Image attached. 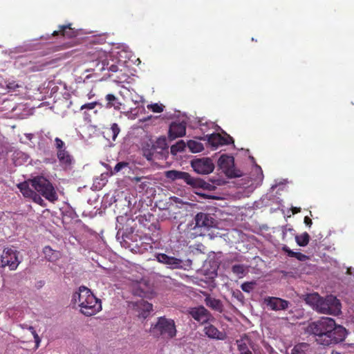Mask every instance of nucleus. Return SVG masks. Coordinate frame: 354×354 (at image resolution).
Segmentation results:
<instances>
[{"mask_svg": "<svg viewBox=\"0 0 354 354\" xmlns=\"http://www.w3.org/2000/svg\"><path fill=\"white\" fill-rule=\"evenodd\" d=\"M304 330L306 334L316 337L317 342L324 346L343 342L347 335L344 327L336 324L333 319L327 317L309 323Z\"/></svg>", "mask_w": 354, "mask_h": 354, "instance_id": "nucleus-1", "label": "nucleus"}, {"mask_svg": "<svg viewBox=\"0 0 354 354\" xmlns=\"http://www.w3.org/2000/svg\"><path fill=\"white\" fill-rule=\"evenodd\" d=\"M72 303L77 305L81 313L92 316L102 310L101 300L97 299L86 286H82L72 296Z\"/></svg>", "mask_w": 354, "mask_h": 354, "instance_id": "nucleus-2", "label": "nucleus"}, {"mask_svg": "<svg viewBox=\"0 0 354 354\" xmlns=\"http://www.w3.org/2000/svg\"><path fill=\"white\" fill-rule=\"evenodd\" d=\"M304 300L319 313L338 315L341 313V304L339 299L333 295L322 297L318 293L307 294Z\"/></svg>", "mask_w": 354, "mask_h": 354, "instance_id": "nucleus-3", "label": "nucleus"}, {"mask_svg": "<svg viewBox=\"0 0 354 354\" xmlns=\"http://www.w3.org/2000/svg\"><path fill=\"white\" fill-rule=\"evenodd\" d=\"M88 61L91 67L87 71L97 70L98 72L108 71L110 73H116L118 66L115 64H109L111 55L100 47L91 48L87 52Z\"/></svg>", "mask_w": 354, "mask_h": 354, "instance_id": "nucleus-4", "label": "nucleus"}, {"mask_svg": "<svg viewBox=\"0 0 354 354\" xmlns=\"http://www.w3.org/2000/svg\"><path fill=\"white\" fill-rule=\"evenodd\" d=\"M149 332L154 337L171 339L176 337L177 330L173 319L160 317L156 324H151Z\"/></svg>", "mask_w": 354, "mask_h": 354, "instance_id": "nucleus-5", "label": "nucleus"}, {"mask_svg": "<svg viewBox=\"0 0 354 354\" xmlns=\"http://www.w3.org/2000/svg\"><path fill=\"white\" fill-rule=\"evenodd\" d=\"M32 187L46 199L54 202L57 200V195L53 184L45 177L37 176L30 180Z\"/></svg>", "mask_w": 354, "mask_h": 354, "instance_id": "nucleus-6", "label": "nucleus"}, {"mask_svg": "<svg viewBox=\"0 0 354 354\" xmlns=\"http://www.w3.org/2000/svg\"><path fill=\"white\" fill-rule=\"evenodd\" d=\"M165 177L171 180H183L193 188H203L206 183L200 179L192 177L189 173L177 170L165 171Z\"/></svg>", "mask_w": 354, "mask_h": 354, "instance_id": "nucleus-7", "label": "nucleus"}, {"mask_svg": "<svg viewBox=\"0 0 354 354\" xmlns=\"http://www.w3.org/2000/svg\"><path fill=\"white\" fill-rule=\"evenodd\" d=\"M55 147L57 149V157L60 165L65 169H71L75 160L73 156L66 150V147L64 141L59 138H55Z\"/></svg>", "mask_w": 354, "mask_h": 354, "instance_id": "nucleus-8", "label": "nucleus"}, {"mask_svg": "<svg viewBox=\"0 0 354 354\" xmlns=\"http://www.w3.org/2000/svg\"><path fill=\"white\" fill-rule=\"evenodd\" d=\"M218 165L229 178H237L243 176L242 171L235 168L234 158L232 156L221 155L218 158Z\"/></svg>", "mask_w": 354, "mask_h": 354, "instance_id": "nucleus-9", "label": "nucleus"}, {"mask_svg": "<svg viewBox=\"0 0 354 354\" xmlns=\"http://www.w3.org/2000/svg\"><path fill=\"white\" fill-rule=\"evenodd\" d=\"M18 252L12 248H5L1 254L0 267L8 266L10 270H15L20 261L18 260Z\"/></svg>", "mask_w": 354, "mask_h": 354, "instance_id": "nucleus-10", "label": "nucleus"}, {"mask_svg": "<svg viewBox=\"0 0 354 354\" xmlns=\"http://www.w3.org/2000/svg\"><path fill=\"white\" fill-rule=\"evenodd\" d=\"M155 258L159 263L164 264L169 269H183L185 267L183 259L164 253H156Z\"/></svg>", "mask_w": 354, "mask_h": 354, "instance_id": "nucleus-11", "label": "nucleus"}, {"mask_svg": "<svg viewBox=\"0 0 354 354\" xmlns=\"http://www.w3.org/2000/svg\"><path fill=\"white\" fill-rule=\"evenodd\" d=\"M188 312L192 317L201 324H208L214 320V317L210 312L203 306L191 308Z\"/></svg>", "mask_w": 354, "mask_h": 354, "instance_id": "nucleus-12", "label": "nucleus"}, {"mask_svg": "<svg viewBox=\"0 0 354 354\" xmlns=\"http://www.w3.org/2000/svg\"><path fill=\"white\" fill-rule=\"evenodd\" d=\"M192 167L198 174H209L214 171V165L212 160L208 158H203L193 160L191 162Z\"/></svg>", "mask_w": 354, "mask_h": 354, "instance_id": "nucleus-13", "label": "nucleus"}, {"mask_svg": "<svg viewBox=\"0 0 354 354\" xmlns=\"http://www.w3.org/2000/svg\"><path fill=\"white\" fill-rule=\"evenodd\" d=\"M264 304L271 310H285L290 306V301L279 297H267L263 300Z\"/></svg>", "mask_w": 354, "mask_h": 354, "instance_id": "nucleus-14", "label": "nucleus"}, {"mask_svg": "<svg viewBox=\"0 0 354 354\" xmlns=\"http://www.w3.org/2000/svg\"><path fill=\"white\" fill-rule=\"evenodd\" d=\"M142 150L143 156L145 157L147 160L151 161L153 159H160L162 157V152L158 151L152 141L145 143Z\"/></svg>", "mask_w": 354, "mask_h": 354, "instance_id": "nucleus-15", "label": "nucleus"}, {"mask_svg": "<svg viewBox=\"0 0 354 354\" xmlns=\"http://www.w3.org/2000/svg\"><path fill=\"white\" fill-rule=\"evenodd\" d=\"M186 133V123L184 122H173L169 126V138L171 140L183 137Z\"/></svg>", "mask_w": 354, "mask_h": 354, "instance_id": "nucleus-16", "label": "nucleus"}, {"mask_svg": "<svg viewBox=\"0 0 354 354\" xmlns=\"http://www.w3.org/2000/svg\"><path fill=\"white\" fill-rule=\"evenodd\" d=\"M208 142L216 148L220 145H230L234 142L233 138L229 136H222L219 133H212L208 136Z\"/></svg>", "mask_w": 354, "mask_h": 354, "instance_id": "nucleus-17", "label": "nucleus"}, {"mask_svg": "<svg viewBox=\"0 0 354 354\" xmlns=\"http://www.w3.org/2000/svg\"><path fill=\"white\" fill-rule=\"evenodd\" d=\"M71 24L66 25L59 26V29L55 30L52 35L53 36H62L64 38H73L78 35L77 30L71 27Z\"/></svg>", "mask_w": 354, "mask_h": 354, "instance_id": "nucleus-18", "label": "nucleus"}, {"mask_svg": "<svg viewBox=\"0 0 354 354\" xmlns=\"http://www.w3.org/2000/svg\"><path fill=\"white\" fill-rule=\"evenodd\" d=\"M218 223H189L188 228L194 230L192 235L194 236L203 235L205 230L216 227Z\"/></svg>", "mask_w": 354, "mask_h": 354, "instance_id": "nucleus-19", "label": "nucleus"}, {"mask_svg": "<svg viewBox=\"0 0 354 354\" xmlns=\"http://www.w3.org/2000/svg\"><path fill=\"white\" fill-rule=\"evenodd\" d=\"M204 333L210 339L217 340H224L226 335L224 332L218 330V329L212 324L205 326L203 328Z\"/></svg>", "mask_w": 354, "mask_h": 354, "instance_id": "nucleus-20", "label": "nucleus"}, {"mask_svg": "<svg viewBox=\"0 0 354 354\" xmlns=\"http://www.w3.org/2000/svg\"><path fill=\"white\" fill-rule=\"evenodd\" d=\"M116 228H118L117 236H121L124 242H127L128 240L136 241V235L134 234V228L133 227H128L127 225L125 228H124V226L120 228L118 225H116Z\"/></svg>", "mask_w": 354, "mask_h": 354, "instance_id": "nucleus-21", "label": "nucleus"}, {"mask_svg": "<svg viewBox=\"0 0 354 354\" xmlns=\"http://www.w3.org/2000/svg\"><path fill=\"white\" fill-rule=\"evenodd\" d=\"M136 307L139 313V317L146 318L153 310V305L143 299L136 303Z\"/></svg>", "mask_w": 354, "mask_h": 354, "instance_id": "nucleus-22", "label": "nucleus"}, {"mask_svg": "<svg viewBox=\"0 0 354 354\" xmlns=\"http://www.w3.org/2000/svg\"><path fill=\"white\" fill-rule=\"evenodd\" d=\"M17 187L24 197L32 198L34 201L37 198L41 200L40 196L29 187L28 183H21L17 185Z\"/></svg>", "mask_w": 354, "mask_h": 354, "instance_id": "nucleus-23", "label": "nucleus"}, {"mask_svg": "<svg viewBox=\"0 0 354 354\" xmlns=\"http://www.w3.org/2000/svg\"><path fill=\"white\" fill-rule=\"evenodd\" d=\"M106 103L105 107L106 109L113 108L115 110L119 111L122 105L119 99L113 94L109 93L104 97Z\"/></svg>", "mask_w": 354, "mask_h": 354, "instance_id": "nucleus-24", "label": "nucleus"}, {"mask_svg": "<svg viewBox=\"0 0 354 354\" xmlns=\"http://www.w3.org/2000/svg\"><path fill=\"white\" fill-rule=\"evenodd\" d=\"M205 304L207 306L219 313L223 310V305L221 300L207 295L205 299Z\"/></svg>", "mask_w": 354, "mask_h": 354, "instance_id": "nucleus-25", "label": "nucleus"}, {"mask_svg": "<svg viewBox=\"0 0 354 354\" xmlns=\"http://www.w3.org/2000/svg\"><path fill=\"white\" fill-rule=\"evenodd\" d=\"M232 271L239 278H243L248 272V266L244 264H234L232 267Z\"/></svg>", "mask_w": 354, "mask_h": 354, "instance_id": "nucleus-26", "label": "nucleus"}, {"mask_svg": "<svg viewBox=\"0 0 354 354\" xmlns=\"http://www.w3.org/2000/svg\"><path fill=\"white\" fill-rule=\"evenodd\" d=\"M43 252L45 258L49 261H55L59 257V252L56 250H53L50 246H46Z\"/></svg>", "mask_w": 354, "mask_h": 354, "instance_id": "nucleus-27", "label": "nucleus"}, {"mask_svg": "<svg viewBox=\"0 0 354 354\" xmlns=\"http://www.w3.org/2000/svg\"><path fill=\"white\" fill-rule=\"evenodd\" d=\"M120 131V127L118 124L113 123L111 124V128L107 129L104 131V134H106L109 138H111L113 140H115Z\"/></svg>", "mask_w": 354, "mask_h": 354, "instance_id": "nucleus-28", "label": "nucleus"}, {"mask_svg": "<svg viewBox=\"0 0 354 354\" xmlns=\"http://www.w3.org/2000/svg\"><path fill=\"white\" fill-rule=\"evenodd\" d=\"M154 146L156 147L158 151L162 152V156H163V151L168 149L167 142L165 137H160L157 138L155 142H153Z\"/></svg>", "mask_w": 354, "mask_h": 354, "instance_id": "nucleus-29", "label": "nucleus"}, {"mask_svg": "<svg viewBox=\"0 0 354 354\" xmlns=\"http://www.w3.org/2000/svg\"><path fill=\"white\" fill-rule=\"evenodd\" d=\"M247 341V339H241L236 340V344L238 349L240 351V354H248L252 353L248 347V344L246 342Z\"/></svg>", "mask_w": 354, "mask_h": 354, "instance_id": "nucleus-30", "label": "nucleus"}, {"mask_svg": "<svg viewBox=\"0 0 354 354\" xmlns=\"http://www.w3.org/2000/svg\"><path fill=\"white\" fill-rule=\"evenodd\" d=\"M187 147L189 150L193 153L201 152L203 150V145L197 141L189 140L187 142Z\"/></svg>", "mask_w": 354, "mask_h": 354, "instance_id": "nucleus-31", "label": "nucleus"}, {"mask_svg": "<svg viewBox=\"0 0 354 354\" xmlns=\"http://www.w3.org/2000/svg\"><path fill=\"white\" fill-rule=\"evenodd\" d=\"M308 348V344L301 343L295 345L290 351V354H304L305 351Z\"/></svg>", "mask_w": 354, "mask_h": 354, "instance_id": "nucleus-32", "label": "nucleus"}, {"mask_svg": "<svg viewBox=\"0 0 354 354\" xmlns=\"http://www.w3.org/2000/svg\"><path fill=\"white\" fill-rule=\"evenodd\" d=\"M296 242L299 246H306L309 242V235L308 233L304 232L301 235L296 236Z\"/></svg>", "mask_w": 354, "mask_h": 354, "instance_id": "nucleus-33", "label": "nucleus"}, {"mask_svg": "<svg viewBox=\"0 0 354 354\" xmlns=\"http://www.w3.org/2000/svg\"><path fill=\"white\" fill-rule=\"evenodd\" d=\"M185 147L186 145L185 142L183 140H180L171 147V153L172 154H176L178 152L184 151Z\"/></svg>", "mask_w": 354, "mask_h": 354, "instance_id": "nucleus-34", "label": "nucleus"}, {"mask_svg": "<svg viewBox=\"0 0 354 354\" xmlns=\"http://www.w3.org/2000/svg\"><path fill=\"white\" fill-rule=\"evenodd\" d=\"M195 221H214V218L207 214L199 212L195 216Z\"/></svg>", "mask_w": 354, "mask_h": 354, "instance_id": "nucleus-35", "label": "nucleus"}, {"mask_svg": "<svg viewBox=\"0 0 354 354\" xmlns=\"http://www.w3.org/2000/svg\"><path fill=\"white\" fill-rule=\"evenodd\" d=\"M129 163L128 162L122 161L119 162L116 164L115 167L113 168V170L111 171V174H115L120 171L122 169H124L126 167H129Z\"/></svg>", "mask_w": 354, "mask_h": 354, "instance_id": "nucleus-36", "label": "nucleus"}, {"mask_svg": "<svg viewBox=\"0 0 354 354\" xmlns=\"http://www.w3.org/2000/svg\"><path fill=\"white\" fill-rule=\"evenodd\" d=\"M256 283L254 281H248L241 284V289L245 292H250L254 288Z\"/></svg>", "mask_w": 354, "mask_h": 354, "instance_id": "nucleus-37", "label": "nucleus"}, {"mask_svg": "<svg viewBox=\"0 0 354 354\" xmlns=\"http://www.w3.org/2000/svg\"><path fill=\"white\" fill-rule=\"evenodd\" d=\"M147 109L154 113H162L164 109V106L162 104L155 103L147 105Z\"/></svg>", "mask_w": 354, "mask_h": 354, "instance_id": "nucleus-38", "label": "nucleus"}, {"mask_svg": "<svg viewBox=\"0 0 354 354\" xmlns=\"http://www.w3.org/2000/svg\"><path fill=\"white\" fill-rule=\"evenodd\" d=\"M97 104H100L97 102H89V103H86L81 106L80 109L81 110H84V109L91 110V109H95Z\"/></svg>", "mask_w": 354, "mask_h": 354, "instance_id": "nucleus-39", "label": "nucleus"}, {"mask_svg": "<svg viewBox=\"0 0 354 354\" xmlns=\"http://www.w3.org/2000/svg\"><path fill=\"white\" fill-rule=\"evenodd\" d=\"M46 64H37V65H35V66H32L31 67H30V70L31 71H42L44 67L46 66Z\"/></svg>", "mask_w": 354, "mask_h": 354, "instance_id": "nucleus-40", "label": "nucleus"}, {"mask_svg": "<svg viewBox=\"0 0 354 354\" xmlns=\"http://www.w3.org/2000/svg\"><path fill=\"white\" fill-rule=\"evenodd\" d=\"M19 86L15 81L9 82L7 84V88L10 91H15Z\"/></svg>", "mask_w": 354, "mask_h": 354, "instance_id": "nucleus-41", "label": "nucleus"}, {"mask_svg": "<svg viewBox=\"0 0 354 354\" xmlns=\"http://www.w3.org/2000/svg\"><path fill=\"white\" fill-rule=\"evenodd\" d=\"M283 251H284L288 257H295L296 252L291 250L287 245H284L282 248Z\"/></svg>", "mask_w": 354, "mask_h": 354, "instance_id": "nucleus-42", "label": "nucleus"}, {"mask_svg": "<svg viewBox=\"0 0 354 354\" xmlns=\"http://www.w3.org/2000/svg\"><path fill=\"white\" fill-rule=\"evenodd\" d=\"M295 258H296L297 259H298L301 261H305L307 259H308V256H306V254H304L301 252H296V253H295Z\"/></svg>", "mask_w": 354, "mask_h": 354, "instance_id": "nucleus-43", "label": "nucleus"}, {"mask_svg": "<svg viewBox=\"0 0 354 354\" xmlns=\"http://www.w3.org/2000/svg\"><path fill=\"white\" fill-rule=\"evenodd\" d=\"M32 335H33V337H34V340H35V346H36V348H38L39 346V344H40V342H41V339L39 337L38 334L36 333V331L33 332L32 333Z\"/></svg>", "mask_w": 354, "mask_h": 354, "instance_id": "nucleus-44", "label": "nucleus"}, {"mask_svg": "<svg viewBox=\"0 0 354 354\" xmlns=\"http://www.w3.org/2000/svg\"><path fill=\"white\" fill-rule=\"evenodd\" d=\"M291 211H292V214H295L298 212H300L301 208L300 207H292Z\"/></svg>", "mask_w": 354, "mask_h": 354, "instance_id": "nucleus-45", "label": "nucleus"}, {"mask_svg": "<svg viewBox=\"0 0 354 354\" xmlns=\"http://www.w3.org/2000/svg\"><path fill=\"white\" fill-rule=\"evenodd\" d=\"M144 177H138V176H136L133 178V181L136 182V183H139L141 181V180Z\"/></svg>", "mask_w": 354, "mask_h": 354, "instance_id": "nucleus-46", "label": "nucleus"}, {"mask_svg": "<svg viewBox=\"0 0 354 354\" xmlns=\"http://www.w3.org/2000/svg\"><path fill=\"white\" fill-rule=\"evenodd\" d=\"M304 221H312V219L308 215H306L304 216Z\"/></svg>", "mask_w": 354, "mask_h": 354, "instance_id": "nucleus-47", "label": "nucleus"}, {"mask_svg": "<svg viewBox=\"0 0 354 354\" xmlns=\"http://www.w3.org/2000/svg\"><path fill=\"white\" fill-rule=\"evenodd\" d=\"M28 329L30 331L31 333H32L33 332H35L34 327H32L31 326H28Z\"/></svg>", "mask_w": 354, "mask_h": 354, "instance_id": "nucleus-48", "label": "nucleus"}, {"mask_svg": "<svg viewBox=\"0 0 354 354\" xmlns=\"http://www.w3.org/2000/svg\"><path fill=\"white\" fill-rule=\"evenodd\" d=\"M347 273L349 274H352V272H351V268H348L347 270Z\"/></svg>", "mask_w": 354, "mask_h": 354, "instance_id": "nucleus-49", "label": "nucleus"}, {"mask_svg": "<svg viewBox=\"0 0 354 354\" xmlns=\"http://www.w3.org/2000/svg\"><path fill=\"white\" fill-rule=\"evenodd\" d=\"M331 354H341V353H337V352H333Z\"/></svg>", "mask_w": 354, "mask_h": 354, "instance_id": "nucleus-50", "label": "nucleus"}]
</instances>
